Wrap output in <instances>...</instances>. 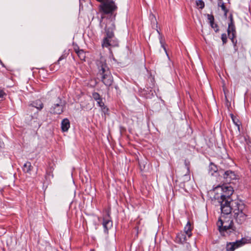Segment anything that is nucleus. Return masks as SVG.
<instances>
[{
  "label": "nucleus",
  "mask_w": 251,
  "mask_h": 251,
  "mask_svg": "<svg viewBox=\"0 0 251 251\" xmlns=\"http://www.w3.org/2000/svg\"><path fill=\"white\" fill-rule=\"evenodd\" d=\"M117 8V5L113 0L103 1L100 5V9L102 14L100 25L101 28H104L106 34V36L104 38L102 42L103 48L118 46L117 42L112 40L115 29L114 20L116 14L115 12Z\"/></svg>",
  "instance_id": "f257e3e1"
},
{
  "label": "nucleus",
  "mask_w": 251,
  "mask_h": 251,
  "mask_svg": "<svg viewBox=\"0 0 251 251\" xmlns=\"http://www.w3.org/2000/svg\"><path fill=\"white\" fill-rule=\"evenodd\" d=\"M233 188L230 186L223 185L216 187L212 191L213 193V199L217 201L221 206L222 214H230V206L234 200H232L231 196L233 193Z\"/></svg>",
  "instance_id": "f03ea898"
},
{
  "label": "nucleus",
  "mask_w": 251,
  "mask_h": 251,
  "mask_svg": "<svg viewBox=\"0 0 251 251\" xmlns=\"http://www.w3.org/2000/svg\"><path fill=\"white\" fill-rule=\"evenodd\" d=\"M230 213L232 211L236 222L242 224L246 220L247 209L243 202L239 200H234L230 206Z\"/></svg>",
  "instance_id": "7ed1b4c3"
},
{
  "label": "nucleus",
  "mask_w": 251,
  "mask_h": 251,
  "mask_svg": "<svg viewBox=\"0 0 251 251\" xmlns=\"http://www.w3.org/2000/svg\"><path fill=\"white\" fill-rule=\"evenodd\" d=\"M98 77L106 86H111L113 82V78L107 64L101 62L98 65Z\"/></svg>",
  "instance_id": "20e7f679"
},
{
  "label": "nucleus",
  "mask_w": 251,
  "mask_h": 251,
  "mask_svg": "<svg viewBox=\"0 0 251 251\" xmlns=\"http://www.w3.org/2000/svg\"><path fill=\"white\" fill-rule=\"evenodd\" d=\"M218 230L223 236L226 234H229L233 231H235V227L234 226L233 222L230 219L226 220L224 216L220 217L217 223Z\"/></svg>",
  "instance_id": "39448f33"
},
{
  "label": "nucleus",
  "mask_w": 251,
  "mask_h": 251,
  "mask_svg": "<svg viewBox=\"0 0 251 251\" xmlns=\"http://www.w3.org/2000/svg\"><path fill=\"white\" fill-rule=\"evenodd\" d=\"M247 243V240L242 238L236 242H230L226 244V250L227 251H234L236 249L242 246Z\"/></svg>",
  "instance_id": "423d86ee"
},
{
  "label": "nucleus",
  "mask_w": 251,
  "mask_h": 251,
  "mask_svg": "<svg viewBox=\"0 0 251 251\" xmlns=\"http://www.w3.org/2000/svg\"><path fill=\"white\" fill-rule=\"evenodd\" d=\"M59 102L54 103L50 109V112L54 114H61L63 112V107L61 104V100Z\"/></svg>",
  "instance_id": "0eeeda50"
},
{
  "label": "nucleus",
  "mask_w": 251,
  "mask_h": 251,
  "mask_svg": "<svg viewBox=\"0 0 251 251\" xmlns=\"http://www.w3.org/2000/svg\"><path fill=\"white\" fill-rule=\"evenodd\" d=\"M237 176L235 172L231 170H227L223 174L224 178L228 183H230L232 180L236 179Z\"/></svg>",
  "instance_id": "6e6552de"
},
{
  "label": "nucleus",
  "mask_w": 251,
  "mask_h": 251,
  "mask_svg": "<svg viewBox=\"0 0 251 251\" xmlns=\"http://www.w3.org/2000/svg\"><path fill=\"white\" fill-rule=\"evenodd\" d=\"M102 225L104 227V232L107 234L108 230L112 227L113 223L108 217H104Z\"/></svg>",
  "instance_id": "1a4fd4ad"
},
{
  "label": "nucleus",
  "mask_w": 251,
  "mask_h": 251,
  "mask_svg": "<svg viewBox=\"0 0 251 251\" xmlns=\"http://www.w3.org/2000/svg\"><path fill=\"white\" fill-rule=\"evenodd\" d=\"M186 235L184 232H180L176 235L175 241L178 244H183L187 240Z\"/></svg>",
  "instance_id": "9d476101"
},
{
  "label": "nucleus",
  "mask_w": 251,
  "mask_h": 251,
  "mask_svg": "<svg viewBox=\"0 0 251 251\" xmlns=\"http://www.w3.org/2000/svg\"><path fill=\"white\" fill-rule=\"evenodd\" d=\"M227 32L229 38L233 42V39L235 36V29L234 25L232 24V22L228 24V28L227 29Z\"/></svg>",
  "instance_id": "9b49d317"
},
{
  "label": "nucleus",
  "mask_w": 251,
  "mask_h": 251,
  "mask_svg": "<svg viewBox=\"0 0 251 251\" xmlns=\"http://www.w3.org/2000/svg\"><path fill=\"white\" fill-rule=\"evenodd\" d=\"M208 20L210 23V25L212 28H213L216 32H218L219 31L218 26L217 24L214 23V16L212 15L208 14L207 15Z\"/></svg>",
  "instance_id": "f8f14e48"
},
{
  "label": "nucleus",
  "mask_w": 251,
  "mask_h": 251,
  "mask_svg": "<svg viewBox=\"0 0 251 251\" xmlns=\"http://www.w3.org/2000/svg\"><path fill=\"white\" fill-rule=\"evenodd\" d=\"M70 126L69 120L66 118L64 119L61 122V129L63 132H66L68 130Z\"/></svg>",
  "instance_id": "ddd939ff"
},
{
  "label": "nucleus",
  "mask_w": 251,
  "mask_h": 251,
  "mask_svg": "<svg viewBox=\"0 0 251 251\" xmlns=\"http://www.w3.org/2000/svg\"><path fill=\"white\" fill-rule=\"evenodd\" d=\"M192 229L191 225L190 222H188L186 225L184 227L183 232L189 238L192 236Z\"/></svg>",
  "instance_id": "4468645a"
},
{
  "label": "nucleus",
  "mask_w": 251,
  "mask_h": 251,
  "mask_svg": "<svg viewBox=\"0 0 251 251\" xmlns=\"http://www.w3.org/2000/svg\"><path fill=\"white\" fill-rule=\"evenodd\" d=\"M32 168L33 167L31 166V163L30 162L27 161L24 165L23 170L25 173L30 174V172Z\"/></svg>",
  "instance_id": "2eb2a0df"
},
{
  "label": "nucleus",
  "mask_w": 251,
  "mask_h": 251,
  "mask_svg": "<svg viewBox=\"0 0 251 251\" xmlns=\"http://www.w3.org/2000/svg\"><path fill=\"white\" fill-rule=\"evenodd\" d=\"M218 171V168L216 165L213 163H210L209 166L208 172L211 175L213 176L215 173Z\"/></svg>",
  "instance_id": "dca6fc26"
},
{
  "label": "nucleus",
  "mask_w": 251,
  "mask_h": 251,
  "mask_svg": "<svg viewBox=\"0 0 251 251\" xmlns=\"http://www.w3.org/2000/svg\"><path fill=\"white\" fill-rule=\"evenodd\" d=\"M31 125L34 127H39L40 126V124L39 120L35 116V117H32L31 120Z\"/></svg>",
  "instance_id": "f3484780"
},
{
  "label": "nucleus",
  "mask_w": 251,
  "mask_h": 251,
  "mask_svg": "<svg viewBox=\"0 0 251 251\" xmlns=\"http://www.w3.org/2000/svg\"><path fill=\"white\" fill-rule=\"evenodd\" d=\"M231 118L232 119V122L235 124V125L237 127L238 131L240 132V126L241 125V122L239 120V119L233 114H230Z\"/></svg>",
  "instance_id": "a211bd4d"
},
{
  "label": "nucleus",
  "mask_w": 251,
  "mask_h": 251,
  "mask_svg": "<svg viewBox=\"0 0 251 251\" xmlns=\"http://www.w3.org/2000/svg\"><path fill=\"white\" fill-rule=\"evenodd\" d=\"M33 107H36L38 110H41L43 108V103L40 100H36L32 104Z\"/></svg>",
  "instance_id": "6ab92c4d"
},
{
  "label": "nucleus",
  "mask_w": 251,
  "mask_h": 251,
  "mask_svg": "<svg viewBox=\"0 0 251 251\" xmlns=\"http://www.w3.org/2000/svg\"><path fill=\"white\" fill-rule=\"evenodd\" d=\"M246 145L245 147L246 151L251 152V140L245 138Z\"/></svg>",
  "instance_id": "aec40b11"
},
{
  "label": "nucleus",
  "mask_w": 251,
  "mask_h": 251,
  "mask_svg": "<svg viewBox=\"0 0 251 251\" xmlns=\"http://www.w3.org/2000/svg\"><path fill=\"white\" fill-rule=\"evenodd\" d=\"M218 5L219 7H221L222 10L224 11L226 13V12H227V10L226 9L223 1L218 2Z\"/></svg>",
  "instance_id": "412c9836"
},
{
  "label": "nucleus",
  "mask_w": 251,
  "mask_h": 251,
  "mask_svg": "<svg viewBox=\"0 0 251 251\" xmlns=\"http://www.w3.org/2000/svg\"><path fill=\"white\" fill-rule=\"evenodd\" d=\"M78 56L81 60H84L85 56L84 51L82 50H79L76 52Z\"/></svg>",
  "instance_id": "4be33fe9"
},
{
  "label": "nucleus",
  "mask_w": 251,
  "mask_h": 251,
  "mask_svg": "<svg viewBox=\"0 0 251 251\" xmlns=\"http://www.w3.org/2000/svg\"><path fill=\"white\" fill-rule=\"evenodd\" d=\"M92 97L95 100H100V99H101L100 94L97 92H94L92 93Z\"/></svg>",
  "instance_id": "5701e85b"
},
{
  "label": "nucleus",
  "mask_w": 251,
  "mask_h": 251,
  "mask_svg": "<svg viewBox=\"0 0 251 251\" xmlns=\"http://www.w3.org/2000/svg\"><path fill=\"white\" fill-rule=\"evenodd\" d=\"M197 6L202 9L204 7V3L202 0H199L196 1Z\"/></svg>",
  "instance_id": "b1692460"
},
{
  "label": "nucleus",
  "mask_w": 251,
  "mask_h": 251,
  "mask_svg": "<svg viewBox=\"0 0 251 251\" xmlns=\"http://www.w3.org/2000/svg\"><path fill=\"white\" fill-rule=\"evenodd\" d=\"M5 95V92L3 90H0V101L4 100Z\"/></svg>",
  "instance_id": "393cba45"
},
{
  "label": "nucleus",
  "mask_w": 251,
  "mask_h": 251,
  "mask_svg": "<svg viewBox=\"0 0 251 251\" xmlns=\"http://www.w3.org/2000/svg\"><path fill=\"white\" fill-rule=\"evenodd\" d=\"M221 39L223 41V44H225L226 43L227 41V36L226 33H223L221 36Z\"/></svg>",
  "instance_id": "a878e982"
},
{
  "label": "nucleus",
  "mask_w": 251,
  "mask_h": 251,
  "mask_svg": "<svg viewBox=\"0 0 251 251\" xmlns=\"http://www.w3.org/2000/svg\"><path fill=\"white\" fill-rule=\"evenodd\" d=\"M67 56V54H66V53H64V54H62V55H61V56L59 58L58 60H57V63L58 64H59L61 60H62L65 59H66V58Z\"/></svg>",
  "instance_id": "bb28decb"
},
{
  "label": "nucleus",
  "mask_w": 251,
  "mask_h": 251,
  "mask_svg": "<svg viewBox=\"0 0 251 251\" xmlns=\"http://www.w3.org/2000/svg\"><path fill=\"white\" fill-rule=\"evenodd\" d=\"M101 111L104 114H106L108 112V109L106 107V106L104 105L103 106L101 107Z\"/></svg>",
  "instance_id": "cd10ccee"
},
{
  "label": "nucleus",
  "mask_w": 251,
  "mask_h": 251,
  "mask_svg": "<svg viewBox=\"0 0 251 251\" xmlns=\"http://www.w3.org/2000/svg\"><path fill=\"white\" fill-rule=\"evenodd\" d=\"M97 104L100 107L103 106L104 105V103L103 102L102 100V99H100V100H97Z\"/></svg>",
  "instance_id": "c85d7f7f"
},
{
  "label": "nucleus",
  "mask_w": 251,
  "mask_h": 251,
  "mask_svg": "<svg viewBox=\"0 0 251 251\" xmlns=\"http://www.w3.org/2000/svg\"><path fill=\"white\" fill-rule=\"evenodd\" d=\"M160 42L161 45V47L163 48V49H164V51H165L166 53L167 54V56H168V54H167V52L166 49L164 46V43L163 42L162 40H160Z\"/></svg>",
  "instance_id": "c756f323"
},
{
  "label": "nucleus",
  "mask_w": 251,
  "mask_h": 251,
  "mask_svg": "<svg viewBox=\"0 0 251 251\" xmlns=\"http://www.w3.org/2000/svg\"><path fill=\"white\" fill-rule=\"evenodd\" d=\"M47 174L48 175H50V176H52V177H53V174L51 172H49V171H47Z\"/></svg>",
  "instance_id": "7c9ffc66"
},
{
  "label": "nucleus",
  "mask_w": 251,
  "mask_h": 251,
  "mask_svg": "<svg viewBox=\"0 0 251 251\" xmlns=\"http://www.w3.org/2000/svg\"><path fill=\"white\" fill-rule=\"evenodd\" d=\"M98 1L101 2L103 1V0H97Z\"/></svg>",
  "instance_id": "2f4dec72"
},
{
  "label": "nucleus",
  "mask_w": 251,
  "mask_h": 251,
  "mask_svg": "<svg viewBox=\"0 0 251 251\" xmlns=\"http://www.w3.org/2000/svg\"><path fill=\"white\" fill-rule=\"evenodd\" d=\"M115 88L116 89H118V86L117 85L115 86Z\"/></svg>",
  "instance_id": "473e14b6"
},
{
  "label": "nucleus",
  "mask_w": 251,
  "mask_h": 251,
  "mask_svg": "<svg viewBox=\"0 0 251 251\" xmlns=\"http://www.w3.org/2000/svg\"><path fill=\"white\" fill-rule=\"evenodd\" d=\"M223 1L222 0H218V2Z\"/></svg>",
  "instance_id": "72a5a7b5"
}]
</instances>
